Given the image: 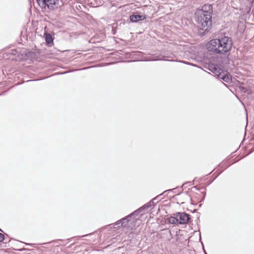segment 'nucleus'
Returning a JSON list of instances; mask_svg holds the SVG:
<instances>
[{"label":"nucleus","mask_w":254,"mask_h":254,"mask_svg":"<svg viewBox=\"0 0 254 254\" xmlns=\"http://www.w3.org/2000/svg\"><path fill=\"white\" fill-rule=\"evenodd\" d=\"M4 239V235L0 233V242H1Z\"/></svg>","instance_id":"15"},{"label":"nucleus","mask_w":254,"mask_h":254,"mask_svg":"<svg viewBox=\"0 0 254 254\" xmlns=\"http://www.w3.org/2000/svg\"><path fill=\"white\" fill-rule=\"evenodd\" d=\"M156 200H154V204L155 203H157V202H158V201H156Z\"/></svg>","instance_id":"18"},{"label":"nucleus","mask_w":254,"mask_h":254,"mask_svg":"<svg viewBox=\"0 0 254 254\" xmlns=\"http://www.w3.org/2000/svg\"><path fill=\"white\" fill-rule=\"evenodd\" d=\"M130 20L132 22H136L146 19L144 15H131L130 16Z\"/></svg>","instance_id":"9"},{"label":"nucleus","mask_w":254,"mask_h":254,"mask_svg":"<svg viewBox=\"0 0 254 254\" xmlns=\"http://www.w3.org/2000/svg\"><path fill=\"white\" fill-rule=\"evenodd\" d=\"M61 1H62V5H63V4H64V2H63L62 0Z\"/></svg>","instance_id":"19"},{"label":"nucleus","mask_w":254,"mask_h":254,"mask_svg":"<svg viewBox=\"0 0 254 254\" xmlns=\"http://www.w3.org/2000/svg\"><path fill=\"white\" fill-rule=\"evenodd\" d=\"M197 22L199 27L198 33L203 36L205 33L208 32L212 27V16L198 14Z\"/></svg>","instance_id":"2"},{"label":"nucleus","mask_w":254,"mask_h":254,"mask_svg":"<svg viewBox=\"0 0 254 254\" xmlns=\"http://www.w3.org/2000/svg\"><path fill=\"white\" fill-rule=\"evenodd\" d=\"M112 64V63H108V64Z\"/></svg>","instance_id":"20"},{"label":"nucleus","mask_w":254,"mask_h":254,"mask_svg":"<svg viewBox=\"0 0 254 254\" xmlns=\"http://www.w3.org/2000/svg\"><path fill=\"white\" fill-rule=\"evenodd\" d=\"M213 12V8L212 5L210 4H204L201 10L198 11V14H205V15H209V16H212V13Z\"/></svg>","instance_id":"8"},{"label":"nucleus","mask_w":254,"mask_h":254,"mask_svg":"<svg viewBox=\"0 0 254 254\" xmlns=\"http://www.w3.org/2000/svg\"><path fill=\"white\" fill-rule=\"evenodd\" d=\"M209 69L218 77H219V76H220L222 73L221 69L215 65H210Z\"/></svg>","instance_id":"10"},{"label":"nucleus","mask_w":254,"mask_h":254,"mask_svg":"<svg viewBox=\"0 0 254 254\" xmlns=\"http://www.w3.org/2000/svg\"><path fill=\"white\" fill-rule=\"evenodd\" d=\"M40 7L45 8L46 7L50 9L57 8L60 5L59 0H36Z\"/></svg>","instance_id":"3"},{"label":"nucleus","mask_w":254,"mask_h":254,"mask_svg":"<svg viewBox=\"0 0 254 254\" xmlns=\"http://www.w3.org/2000/svg\"><path fill=\"white\" fill-rule=\"evenodd\" d=\"M213 12V8L212 5L210 4H204L201 10L198 11V14H205V15H209V16H212V13Z\"/></svg>","instance_id":"7"},{"label":"nucleus","mask_w":254,"mask_h":254,"mask_svg":"<svg viewBox=\"0 0 254 254\" xmlns=\"http://www.w3.org/2000/svg\"><path fill=\"white\" fill-rule=\"evenodd\" d=\"M176 215L179 224H186L190 219V215L185 212H178Z\"/></svg>","instance_id":"6"},{"label":"nucleus","mask_w":254,"mask_h":254,"mask_svg":"<svg viewBox=\"0 0 254 254\" xmlns=\"http://www.w3.org/2000/svg\"><path fill=\"white\" fill-rule=\"evenodd\" d=\"M0 231H1V230L0 229Z\"/></svg>","instance_id":"22"},{"label":"nucleus","mask_w":254,"mask_h":254,"mask_svg":"<svg viewBox=\"0 0 254 254\" xmlns=\"http://www.w3.org/2000/svg\"><path fill=\"white\" fill-rule=\"evenodd\" d=\"M233 45L231 37L224 36L220 39L210 40L207 44V48L217 54H225L231 50Z\"/></svg>","instance_id":"1"},{"label":"nucleus","mask_w":254,"mask_h":254,"mask_svg":"<svg viewBox=\"0 0 254 254\" xmlns=\"http://www.w3.org/2000/svg\"><path fill=\"white\" fill-rule=\"evenodd\" d=\"M172 190H165L162 193H165V192H167V191H171ZM161 194H160V195H158V196H157L156 197L153 198L151 200H150L149 202L146 203L145 204H144L143 206H141V207H140L139 209H138L137 210H135V211H134L133 212V214H136L137 215H138V213L142 210H144V209H147L148 208H149L151 207L152 205H154V200H157V198L160 196L161 195Z\"/></svg>","instance_id":"5"},{"label":"nucleus","mask_w":254,"mask_h":254,"mask_svg":"<svg viewBox=\"0 0 254 254\" xmlns=\"http://www.w3.org/2000/svg\"><path fill=\"white\" fill-rule=\"evenodd\" d=\"M248 1H250L251 2H253L254 0H248Z\"/></svg>","instance_id":"17"},{"label":"nucleus","mask_w":254,"mask_h":254,"mask_svg":"<svg viewBox=\"0 0 254 254\" xmlns=\"http://www.w3.org/2000/svg\"><path fill=\"white\" fill-rule=\"evenodd\" d=\"M175 216H171L168 218V222L170 224H178L176 214H175Z\"/></svg>","instance_id":"13"},{"label":"nucleus","mask_w":254,"mask_h":254,"mask_svg":"<svg viewBox=\"0 0 254 254\" xmlns=\"http://www.w3.org/2000/svg\"><path fill=\"white\" fill-rule=\"evenodd\" d=\"M180 62L181 63H184L185 64H190V63L188 62H186V61H180Z\"/></svg>","instance_id":"16"},{"label":"nucleus","mask_w":254,"mask_h":254,"mask_svg":"<svg viewBox=\"0 0 254 254\" xmlns=\"http://www.w3.org/2000/svg\"><path fill=\"white\" fill-rule=\"evenodd\" d=\"M44 36L46 42L48 45L51 46V45L53 44V39L52 38V35L50 34L47 32H45L44 33Z\"/></svg>","instance_id":"11"},{"label":"nucleus","mask_w":254,"mask_h":254,"mask_svg":"<svg viewBox=\"0 0 254 254\" xmlns=\"http://www.w3.org/2000/svg\"><path fill=\"white\" fill-rule=\"evenodd\" d=\"M173 56L172 55L170 56H167V55H160V56H158L157 57V59H153V60L156 61V60H167V58H172Z\"/></svg>","instance_id":"14"},{"label":"nucleus","mask_w":254,"mask_h":254,"mask_svg":"<svg viewBox=\"0 0 254 254\" xmlns=\"http://www.w3.org/2000/svg\"><path fill=\"white\" fill-rule=\"evenodd\" d=\"M230 76L227 74H224V73H221L220 75L219 76V78L223 79L224 81L228 83L231 81V78L229 77Z\"/></svg>","instance_id":"12"},{"label":"nucleus","mask_w":254,"mask_h":254,"mask_svg":"<svg viewBox=\"0 0 254 254\" xmlns=\"http://www.w3.org/2000/svg\"><path fill=\"white\" fill-rule=\"evenodd\" d=\"M134 215H137L136 214H133V212L127 216L121 219V220L118 221L114 224V226H117V228L120 227L119 225H121V226L122 227H126L127 226H129V224L132 222H134L136 221L137 218H132V217Z\"/></svg>","instance_id":"4"},{"label":"nucleus","mask_w":254,"mask_h":254,"mask_svg":"<svg viewBox=\"0 0 254 254\" xmlns=\"http://www.w3.org/2000/svg\"><path fill=\"white\" fill-rule=\"evenodd\" d=\"M32 80H29L28 81H32Z\"/></svg>","instance_id":"21"}]
</instances>
